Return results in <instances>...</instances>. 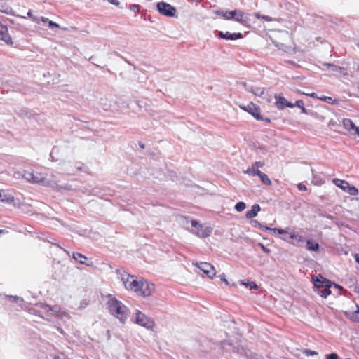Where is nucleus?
I'll return each mask as SVG.
<instances>
[{"label":"nucleus","mask_w":359,"mask_h":359,"mask_svg":"<svg viewBox=\"0 0 359 359\" xmlns=\"http://www.w3.org/2000/svg\"><path fill=\"white\" fill-rule=\"evenodd\" d=\"M121 281L126 290L133 291L142 297H150L155 291V285L144 278H136L126 272L121 275Z\"/></svg>","instance_id":"obj_1"},{"label":"nucleus","mask_w":359,"mask_h":359,"mask_svg":"<svg viewBox=\"0 0 359 359\" xmlns=\"http://www.w3.org/2000/svg\"><path fill=\"white\" fill-rule=\"evenodd\" d=\"M107 306L111 315L117 318L121 323L125 322L128 309L121 302L114 297L110 298L107 302Z\"/></svg>","instance_id":"obj_2"},{"label":"nucleus","mask_w":359,"mask_h":359,"mask_svg":"<svg viewBox=\"0 0 359 359\" xmlns=\"http://www.w3.org/2000/svg\"><path fill=\"white\" fill-rule=\"evenodd\" d=\"M313 280L314 287L318 288V293L322 297L326 298L331 294L330 287L332 286V281L323 276L316 277V279L313 278Z\"/></svg>","instance_id":"obj_3"},{"label":"nucleus","mask_w":359,"mask_h":359,"mask_svg":"<svg viewBox=\"0 0 359 359\" xmlns=\"http://www.w3.org/2000/svg\"><path fill=\"white\" fill-rule=\"evenodd\" d=\"M266 230L269 231L273 234H289V238L292 241H290L293 245H298L299 243L304 242V238L303 236L296 234L294 232H289L287 229H278V228H269L265 227Z\"/></svg>","instance_id":"obj_4"},{"label":"nucleus","mask_w":359,"mask_h":359,"mask_svg":"<svg viewBox=\"0 0 359 359\" xmlns=\"http://www.w3.org/2000/svg\"><path fill=\"white\" fill-rule=\"evenodd\" d=\"M22 177L28 182L32 184H39L43 182L46 177L45 176L38 172L34 170H25L22 175Z\"/></svg>","instance_id":"obj_5"},{"label":"nucleus","mask_w":359,"mask_h":359,"mask_svg":"<svg viewBox=\"0 0 359 359\" xmlns=\"http://www.w3.org/2000/svg\"><path fill=\"white\" fill-rule=\"evenodd\" d=\"M191 226L195 229L193 233L198 237H208L212 231V229L210 227H204L202 224H198L196 220H191Z\"/></svg>","instance_id":"obj_6"},{"label":"nucleus","mask_w":359,"mask_h":359,"mask_svg":"<svg viewBox=\"0 0 359 359\" xmlns=\"http://www.w3.org/2000/svg\"><path fill=\"white\" fill-rule=\"evenodd\" d=\"M194 264L203 272L202 276H205L210 278H213L215 276L216 271L211 264L208 262H196Z\"/></svg>","instance_id":"obj_7"},{"label":"nucleus","mask_w":359,"mask_h":359,"mask_svg":"<svg viewBox=\"0 0 359 359\" xmlns=\"http://www.w3.org/2000/svg\"><path fill=\"white\" fill-rule=\"evenodd\" d=\"M135 322L147 329H153L155 326L154 321L141 311L136 313Z\"/></svg>","instance_id":"obj_8"},{"label":"nucleus","mask_w":359,"mask_h":359,"mask_svg":"<svg viewBox=\"0 0 359 359\" xmlns=\"http://www.w3.org/2000/svg\"><path fill=\"white\" fill-rule=\"evenodd\" d=\"M156 8L161 14L168 17H174L177 12L174 6L163 1L158 2L156 5Z\"/></svg>","instance_id":"obj_9"},{"label":"nucleus","mask_w":359,"mask_h":359,"mask_svg":"<svg viewBox=\"0 0 359 359\" xmlns=\"http://www.w3.org/2000/svg\"><path fill=\"white\" fill-rule=\"evenodd\" d=\"M242 110L251 114L257 120H263L261 115L260 107L253 102H250L247 105H240L239 107Z\"/></svg>","instance_id":"obj_10"},{"label":"nucleus","mask_w":359,"mask_h":359,"mask_svg":"<svg viewBox=\"0 0 359 359\" xmlns=\"http://www.w3.org/2000/svg\"><path fill=\"white\" fill-rule=\"evenodd\" d=\"M275 100V104L278 109H283L285 107L293 108L292 103L288 102L283 94L276 95Z\"/></svg>","instance_id":"obj_11"},{"label":"nucleus","mask_w":359,"mask_h":359,"mask_svg":"<svg viewBox=\"0 0 359 359\" xmlns=\"http://www.w3.org/2000/svg\"><path fill=\"white\" fill-rule=\"evenodd\" d=\"M235 20L245 27H250L249 15L247 13H245L243 11H242L241 10L238 11V13L236 15V18Z\"/></svg>","instance_id":"obj_12"},{"label":"nucleus","mask_w":359,"mask_h":359,"mask_svg":"<svg viewBox=\"0 0 359 359\" xmlns=\"http://www.w3.org/2000/svg\"><path fill=\"white\" fill-rule=\"evenodd\" d=\"M72 257L80 264H83L88 266H92L93 265V262L91 260L86 262L88 260V258L81 253L74 252Z\"/></svg>","instance_id":"obj_13"},{"label":"nucleus","mask_w":359,"mask_h":359,"mask_svg":"<svg viewBox=\"0 0 359 359\" xmlns=\"http://www.w3.org/2000/svg\"><path fill=\"white\" fill-rule=\"evenodd\" d=\"M218 36L219 38L226 39V40H236V39H241L243 37V35L241 33L231 34L229 32H226V33H224L222 32H219Z\"/></svg>","instance_id":"obj_14"},{"label":"nucleus","mask_w":359,"mask_h":359,"mask_svg":"<svg viewBox=\"0 0 359 359\" xmlns=\"http://www.w3.org/2000/svg\"><path fill=\"white\" fill-rule=\"evenodd\" d=\"M304 94L312 97V98H318V99H319L322 101H324L327 103H329V104H338V100L336 99H333L332 97H328V96L318 97L315 93H304Z\"/></svg>","instance_id":"obj_15"},{"label":"nucleus","mask_w":359,"mask_h":359,"mask_svg":"<svg viewBox=\"0 0 359 359\" xmlns=\"http://www.w3.org/2000/svg\"><path fill=\"white\" fill-rule=\"evenodd\" d=\"M260 210L259 204H255L252 206L251 209L246 212L245 217L248 219H252L257 215L258 212Z\"/></svg>","instance_id":"obj_16"},{"label":"nucleus","mask_w":359,"mask_h":359,"mask_svg":"<svg viewBox=\"0 0 359 359\" xmlns=\"http://www.w3.org/2000/svg\"><path fill=\"white\" fill-rule=\"evenodd\" d=\"M332 183L336 185L337 187L341 189L343 191H346L347 189V187H348L349 183L343 180H340L338 178H334L332 180Z\"/></svg>","instance_id":"obj_17"},{"label":"nucleus","mask_w":359,"mask_h":359,"mask_svg":"<svg viewBox=\"0 0 359 359\" xmlns=\"http://www.w3.org/2000/svg\"><path fill=\"white\" fill-rule=\"evenodd\" d=\"M343 125L344 128L348 130H355L356 131L357 126H355L352 120L349 118H344L343 120Z\"/></svg>","instance_id":"obj_18"},{"label":"nucleus","mask_w":359,"mask_h":359,"mask_svg":"<svg viewBox=\"0 0 359 359\" xmlns=\"http://www.w3.org/2000/svg\"><path fill=\"white\" fill-rule=\"evenodd\" d=\"M306 249L309 251H318L319 250V244L311 240H307Z\"/></svg>","instance_id":"obj_19"},{"label":"nucleus","mask_w":359,"mask_h":359,"mask_svg":"<svg viewBox=\"0 0 359 359\" xmlns=\"http://www.w3.org/2000/svg\"><path fill=\"white\" fill-rule=\"evenodd\" d=\"M0 39L5 41L7 44H12V39L7 32L0 31Z\"/></svg>","instance_id":"obj_20"},{"label":"nucleus","mask_w":359,"mask_h":359,"mask_svg":"<svg viewBox=\"0 0 359 359\" xmlns=\"http://www.w3.org/2000/svg\"><path fill=\"white\" fill-rule=\"evenodd\" d=\"M240 283L241 285H245L246 287H249L250 289H258V286L255 282L249 281L248 280H242L240 281Z\"/></svg>","instance_id":"obj_21"},{"label":"nucleus","mask_w":359,"mask_h":359,"mask_svg":"<svg viewBox=\"0 0 359 359\" xmlns=\"http://www.w3.org/2000/svg\"><path fill=\"white\" fill-rule=\"evenodd\" d=\"M0 201L4 203H11L14 201V197L12 196H6V195H2L1 191H0Z\"/></svg>","instance_id":"obj_22"},{"label":"nucleus","mask_w":359,"mask_h":359,"mask_svg":"<svg viewBox=\"0 0 359 359\" xmlns=\"http://www.w3.org/2000/svg\"><path fill=\"white\" fill-rule=\"evenodd\" d=\"M216 14L218 15H220L223 17L226 20H231V11H217Z\"/></svg>","instance_id":"obj_23"},{"label":"nucleus","mask_w":359,"mask_h":359,"mask_svg":"<svg viewBox=\"0 0 359 359\" xmlns=\"http://www.w3.org/2000/svg\"><path fill=\"white\" fill-rule=\"evenodd\" d=\"M346 191L353 196L357 195L358 194V189L355 187L351 185L350 184H348Z\"/></svg>","instance_id":"obj_24"},{"label":"nucleus","mask_w":359,"mask_h":359,"mask_svg":"<svg viewBox=\"0 0 359 359\" xmlns=\"http://www.w3.org/2000/svg\"><path fill=\"white\" fill-rule=\"evenodd\" d=\"M254 15L257 19H263L266 22H271L273 20L272 18L269 15H261L259 13H255Z\"/></svg>","instance_id":"obj_25"},{"label":"nucleus","mask_w":359,"mask_h":359,"mask_svg":"<svg viewBox=\"0 0 359 359\" xmlns=\"http://www.w3.org/2000/svg\"><path fill=\"white\" fill-rule=\"evenodd\" d=\"M259 178L264 184L267 186L271 185V181L266 174L264 173Z\"/></svg>","instance_id":"obj_26"},{"label":"nucleus","mask_w":359,"mask_h":359,"mask_svg":"<svg viewBox=\"0 0 359 359\" xmlns=\"http://www.w3.org/2000/svg\"><path fill=\"white\" fill-rule=\"evenodd\" d=\"M349 318L353 321L359 323V309L352 312L349 316Z\"/></svg>","instance_id":"obj_27"},{"label":"nucleus","mask_w":359,"mask_h":359,"mask_svg":"<svg viewBox=\"0 0 359 359\" xmlns=\"http://www.w3.org/2000/svg\"><path fill=\"white\" fill-rule=\"evenodd\" d=\"M246 205L244 202H238L235 205V209L238 212H241L245 208Z\"/></svg>","instance_id":"obj_28"},{"label":"nucleus","mask_w":359,"mask_h":359,"mask_svg":"<svg viewBox=\"0 0 359 359\" xmlns=\"http://www.w3.org/2000/svg\"><path fill=\"white\" fill-rule=\"evenodd\" d=\"M302 353L306 356H313L318 355V353L315 351H311L310 349H304Z\"/></svg>","instance_id":"obj_29"},{"label":"nucleus","mask_w":359,"mask_h":359,"mask_svg":"<svg viewBox=\"0 0 359 359\" xmlns=\"http://www.w3.org/2000/svg\"><path fill=\"white\" fill-rule=\"evenodd\" d=\"M130 10L135 13H137L140 11V6L137 4H133L130 6Z\"/></svg>","instance_id":"obj_30"},{"label":"nucleus","mask_w":359,"mask_h":359,"mask_svg":"<svg viewBox=\"0 0 359 359\" xmlns=\"http://www.w3.org/2000/svg\"><path fill=\"white\" fill-rule=\"evenodd\" d=\"M292 105H293V107H297L301 109V108H303V106L304 105V104L303 100H298L296 101V102L294 104H292Z\"/></svg>","instance_id":"obj_31"},{"label":"nucleus","mask_w":359,"mask_h":359,"mask_svg":"<svg viewBox=\"0 0 359 359\" xmlns=\"http://www.w3.org/2000/svg\"><path fill=\"white\" fill-rule=\"evenodd\" d=\"M258 169L252 165V167L246 171V173H248L252 176H255V172Z\"/></svg>","instance_id":"obj_32"},{"label":"nucleus","mask_w":359,"mask_h":359,"mask_svg":"<svg viewBox=\"0 0 359 359\" xmlns=\"http://www.w3.org/2000/svg\"><path fill=\"white\" fill-rule=\"evenodd\" d=\"M264 165V163L262 161H256L252 164V166L257 168L263 167Z\"/></svg>","instance_id":"obj_33"},{"label":"nucleus","mask_w":359,"mask_h":359,"mask_svg":"<svg viewBox=\"0 0 359 359\" xmlns=\"http://www.w3.org/2000/svg\"><path fill=\"white\" fill-rule=\"evenodd\" d=\"M238 11L239 10H233V11H231V20H236V15L238 13Z\"/></svg>","instance_id":"obj_34"},{"label":"nucleus","mask_w":359,"mask_h":359,"mask_svg":"<svg viewBox=\"0 0 359 359\" xmlns=\"http://www.w3.org/2000/svg\"><path fill=\"white\" fill-rule=\"evenodd\" d=\"M48 26L50 28L59 27V25L53 21H48Z\"/></svg>","instance_id":"obj_35"},{"label":"nucleus","mask_w":359,"mask_h":359,"mask_svg":"<svg viewBox=\"0 0 359 359\" xmlns=\"http://www.w3.org/2000/svg\"><path fill=\"white\" fill-rule=\"evenodd\" d=\"M326 359H338L337 353H332L327 355Z\"/></svg>","instance_id":"obj_36"},{"label":"nucleus","mask_w":359,"mask_h":359,"mask_svg":"<svg viewBox=\"0 0 359 359\" xmlns=\"http://www.w3.org/2000/svg\"><path fill=\"white\" fill-rule=\"evenodd\" d=\"M259 245H260L262 250H263V252H264L265 253L269 254L271 252L270 249L265 247L263 244L260 243Z\"/></svg>","instance_id":"obj_37"},{"label":"nucleus","mask_w":359,"mask_h":359,"mask_svg":"<svg viewBox=\"0 0 359 359\" xmlns=\"http://www.w3.org/2000/svg\"><path fill=\"white\" fill-rule=\"evenodd\" d=\"M297 187H298V189L299 190H301V191H306L307 190V187L306 185L302 184V183H299L298 185H297Z\"/></svg>","instance_id":"obj_38"},{"label":"nucleus","mask_w":359,"mask_h":359,"mask_svg":"<svg viewBox=\"0 0 359 359\" xmlns=\"http://www.w3.org/2000/svg\"><path fill=\"white\" fill-rule=\"evenodd\" d=\"M42 308L43 309H45L46 311H53V308L50 306L48 305V304L43 305Z\"/></svg>","instance_id":"obj_39"},{"label":"nucleus","mask_w":359,"mask_h":359,"mask_svg":"<svg viewBox=\"0 0 359 359\" xmlns=\"http://www.w3.org/2000/svg\"><path fill=\"white\" fill-rule=\"evenodd\" d=\"M276 235H278V233ZM283 236H280V238L283 240H284L285 241H287V242H290V241L288 240L289 238V234H282Z\"/></svg>","instance_id":"obj_40"},{"label":"nucleus","mask_w":359,"mask_h":359,"mask_svg":"<svg viewBox=\"0 0 359 359\" xmlns=\"http://www.w3.org/2000/svg\"><path fill=\"white\" fill-rule=\"evenodd\" d=\"M251 224H252L253 226H259V227H261V224H259V222L257 220H252V221H251Z\"/></svg>","instance_id":"obj_41"},{"label":"nucleus","mask_w":359,"mask_h":359,"mask_svg":"<svg viewBox=\"0 0 359 359\" xmlns=\"http://www.w3.org/2000/svg\"><path fill=\"white\" fill-rule=\"evenodd\" d=\"M108 1L111 4H114V5H116V6H118L119 5V1L118 0H108Z\"/></svg>","instance_id":"obj_42"},{"label":"nucleus","mask_w":359,"mask_h":359,"mask_svg":"<svg viewBox=\"0 0 359 359\" xmlns=\"http://www.w3.org/2000/svg\"><path fill=\"white\" fill-rule=\"evenodd\" d=\"M264 174V172H261L259 170H257L255 172V176H259V177Z\"/></svg>","instance_id":"obj_43"},{"label":"nucleus","mask_w":359,"mask_h":359,"mask_svg":"<svg viewBox=\"0 0 359 359\" xmlns=\"http://www.w3.org/2000/svg\"><path fill=\"white\" fill-rule=\"evenodd\" d=\"M221 280L226 285H229V281L225 278L224 276L221 277Z\"/></svg>","instance_id":"obj_44"},{"label":"nucleus","mask_w":359,"mask_h":359,"mask_svg":"<svg viewBox=\"0 0 359 359\" xmlns=\"http://www.w3.org/2000/svg\"><path fill=\"white\" fill-rule=\"evenodd\" d=\"M355 261L359 264V254H355L354 255Z\"/></svg>","instance_id":"obj_45"},{"label":"nucleus","mask_w":359,"mask_h":359,"mask_svg":"<svg viewBox=\"0 0 359 359\" xmlns=\"http://www.w3.org/2000/svg\"><path fill=\"white\" fill-rule=\"evenodd\" d=\"M41 20H42L43 22H48V21H50L47 18H44V17H42V18H41Z\"/></svg>","instance_id":"obj_46"},{"label":"nucleus","mask_w":359,"mask_h":359,"mask_svg":"<svg viewBox=\"0 0 359 359\" xmlns=\"http://www.w3.org/2000/svg\"><path fill=\"white\" fill-rule=\"evenodd\" d=\"M262 121H265V122H266V123H271V119H270V118H263V120H262Z\"/></svg>","instance_id":"obj_47"},{"label":"nucleus","mask_w":359,"mask_h":359,"mask_svg":"<svg viewBox=\"0 0 359 359\" xmlns=\"http://www.w3.org/2000/svg\"><path fill=\"white\" fill-rule=\"evenodd\" d=\"M332 285H334V286L335 287H337V288L342 289V287H341V286H340V285H337V284H335V283H332Z\"/></svg>","instance_id":"obj_48"},{"label":"nucleus","mask_w":359,"mask_h":359,"mask_svg":"<svg viewBox=\"0 0 359 359\" xmlns=\"http://www.w3.org/2000/svg\"><path fill=\"white\" fill-rule=\"evenodd\" d=\"M302 109V112L304 113V114H306V108L304 107V105L303 106V108H301Z\"/></svg>","instance_id":"obj_49"},{"label":"nucleus","mask_w":359,"mask_h":359,"mask_svg":"<svg viewBox=\"0 0 359 359\" xmlns=\"http://www.w3.org/2000/svg\"><path fill=\"white\" fill-rule=\"evenodd\" d=\"M302 109V112L304 113V114H306V108L304 107V105L303 106V108H301Z\"/></svg>","instance_id":"obj_50"},{"label":"nucleus","mask_w":359,"mask_h":359,"mask_svg":"<svg viewBox=\"0 0 359 359\" xmlns=\"http://www.w3.org/2000/svg\"><path fill=\"white\" fill-rule=\"evenodd\" d=\"M287 62L292 65L293 66H298L294 62L292 61H287Z\"/></svg>","instance_id":"obj_51"},{"label":"nucleus","mask_w":359,"mask_h":359,"mask_svg":"<svg viewBox=\"0 0 359 359\" xmlns=\"http://www.w3.org/2000/svg\"><path fill=\"white\" fill-rule=\"evenodd\" d=\"M6 230H4V229H1V230H0V234H1V233H6Z\"/></svg>","instance_id":"obj_52"},{"label":"nucleus","mask_w":359,"mask_h":359,"mask_svg":"<svg viewBox=\"0 0 359 359\" xmlns=\"http://www.w3.org/2000/svg\"><path fill=\"white\" fill-rule=\"evenodd\" d=\"M140 147H141L142 148H144V145H143V144H140Z\"/></svg>","instance_id":"obj_53"}]
</instances>
